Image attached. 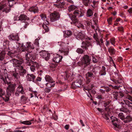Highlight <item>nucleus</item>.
Listing matches in <instances>:
<instances>
[{
    "mask_svg": "<svg viewBox=\"0 0 132 132\" xmlns=\"http://www.w3.org/2000/svg\"><path fill=\"white\" fill-rule=\"evenodd\" d=\"M89 40H86L85 41H84L82 42V45L81 47L83 49H85L86 50H87L88 49V47H91V48H92V45L91 44V42L90 41V38H88Z\"/></svg>",
    "mask_w": 132,
    "mask_h": 132,
    "instance_id": "1a4fd4ad",
    "label": "nucleus"
},
{
    "mask_svg": "<svg viewBox=\"0 0 132 132\" xmlns=\"http://www.w3.org/2000/svg\"><path fill=\"white\" fill-rule=\"evenodd\" d=\"M83 86L82 80L79 79L73 82L71 85V87L73 89H75L78 88L82 87Z\"/></svg>",
    "mask_w": 132,
    "mask_h": 132,
    "instance_id": "0eeeda50",
    "label": "nucleus"
},
{
    "mask_svg": "<svg viewBox=\"0 0 132 132\" xmlns=\"http://www.w3.org/2000/svg\"><path fill=\"white\" fill-rule=\"evenodd\" d=\"M102 69L99 72V74L101 76L105 75L106 74L105 71L106 68L104 66H103L102 67Z\"/></svg>",
    "mask_w": 132,
    "mask_h": 132,
    "instance_id": "393cba45",
    "label": "nucleus"
},
{
    "mask_svg": "<svg viewBox=\"0 0 132 132\" xmlns=\"http://www.w3.org/2000/svg\"><path fill=\"white\" fill-rule=\"evenodd\" d=\"M86 75L88 77L91 78H94L95 76V75L91 71L88 72V73H87L86 74Z\"/></svg>",
    "mask_w": 132,
    "mask_h": 132,
    "instance_id": "ea45409f",
    "label": "nucleus"
},
{
    "mask_svg": "<svg viewBox=\"0 0 132 132\" xmlns=\"http://www.w3.org/2000/svg\"><path fill=\"white\" fill-rule=\"evenodd\" d=\"M39 19V18L38 17L35 16L34 17V18L33 19H32L31 21L32 22H35L38 21Z\"/></svg>",
    "mask_w": 132,
    "mask_h": 132,
    "instance_id": "09e8293b",
    "label": "nucleus"
},
{
    "mask_svg": "<svg viewBox=\"0 0 132 132\" xmlns=\"http://www.w3.org/2000/svg\"><path fill=\"white\" fill-rule=\"evenodd\" d=\"M77 21H72L71 24L73 23L75 26H77L78 28H83V24L79 22L78 20H77Z\"/></svg>",
    "mask_w": 132,
    "mask_h": 132,
    "instance_id": "412c9836",
    "label": "nucleus"
},
{
    "mask_svg": "<svg viewBox=\"0 0 132 132\" xmlns=\"http://www.w3.org/2000/svg\"><path fill=\"white\" fill-rule=\"evenodd\" d=\"M45 79L46 81L49 82H54V81L53 80L52 78L50 76L48 75H46L45 77Z\"/></svg>",
    "mask_w": 132,
    "mask_h": 132,
    "instance_id": "c85d7f7f",
    "label": "nucleus"
},
{
    "mask_svg": "<svg viewBox=\"0 0 132 132\" xmlns=\"http://www.w3.org/2000/svg\"><path fill=\"white\" fill-rule=\"evenodd\" d=\"M59 44L61 47L62 48H60V49L59 50V52L63 54L64 55H68V52L67 51H65L64 50L62 49V47H63L65 45V43L61 42L59 43Z\"/></svg>",
    "mask_w": 132,
    "mask_h": 132,
    "instance_id": "4468645a",
    "label": "nucleus"
},
{
    "mask_svg": "<svg viewBox=\"0 0 132 132\" xmlns=\"http://www.w3.org/2000/svg\"><path fill=\"white\" fill-rule=\"evenodd\" d=\"M18 18L19 20L20 21H25L29 19V18L24 14L21 15Z\"/></svg>",
    "mask_w": 132,
    "mask_h": 132,
    "instance_id": "aec40b11",
    "label": "nucleus"
},
{
    "mask_svg": "<svg viewBox=\"0 0 132 132\" xmlns=\"http://www.w3.org/2000/svg\"><path fill=\"white\" fill-rule=\"evenodd\" d=\"M83 3L86 6H88L89 4L90 3V0H81Z\"/></svg>",
    "mask_w": 132,
    "mask_h": 132,
    "instance_id": "2f4dec72",
    "label": "nucleus"
},
{
    "mask_svg": "<svg viewBox=\"0 0 132 132\" xmlns=\"http://www.w3.org/2000/svg\"><path fill=\"white\" fill-rule=\"evenodd\" d=\"M40 16L41 18L42 19L44 20H45V19L46 18V16L45 15L42 14L40 15Z\"/></svg>",
    "mask_w": 132,
    "mask_h": 132,
    "instance_id": "13d9d810",
    "label": "nucleus"
},
{
    "mask_svg": "<svg viewBox=\"0 0 132 132\" xmlns=\"http://www.w3.org/2000/svg\"><path fill=\"white\" fill-rule=\"evenodd\" d=\"M46 86L49 87H54L55 85V81L54 82H49L46 84Z\"/></svg>",
    "mask_w": 132,
    "mask_h": 132,
    "instance_id": "cd10ccee",
    "label": "nucleus"
},
{
    "mask_svg": "<svg viewBox=\"0 0 132 132\" xmlns=\"http://www.w3.org/2000/svg\"><path fill=\"white\" fill-rule=\"evenodd\" d=\"M12 76L15 80H18L19 78V74L15 72L12 73Z\"/></svg>",
    "mask_w": 132,
    "mask_h": 132,
    "instance_id": "c756f323",
    "label": "nucleus"
},
{
    "mask_svg": "<svg viewBox=\"0 0 132 132\" xmlns=\"http://www.w3.org/2000/svg\"><path fill=\"white\" fill-rule=\"evenodd\" d=\"M118 94L119 96L121 97V98H122L124 96L123 94L120 92H118Z\"/></svg>",
    "mask_w": 132,
    "mask_h": 132,
    "instance_id": "0e129e2a",
    "label": "nucleus"
},
{
    "mask_svg": "<svg viewBox=\"0 0 132 132\" xmlns=\"http://www.w3.org/2000/svg\"><path fill=\"white\" fill-rule=\"evenodd\" d=\"M101 88H103L105 90V92L106 91L107 92H109L111 90V89L109 88V87L104 86H101Z\"/></svg>",
    "mask_w": 132,
    "mask_h": 132,
    "instance_id": "e433bc0d",
    "label": "nucleus"
},
{
    "mask_svg": "<svg viewBox=\"0 0 132 132\" xmlns=\"http://www.w3.org/2000/svg\"><path fill=\"white\" fill-rule=\"evenodd\" d=\"M51 90V89L49 88H47L46 87L44 90L45 92L47 93H49Z\"/></svg>",
    "mask_w": 132,
    "mask_h": 132,
    "instance_id": "052dcab7",
    "label": "nucleus"
},
{
    "mask_svg": "<svg viewBox=\"0 0 132 132\" xmlns=\"http://www.w3.org/2000/svg\"><path fill=\"white\" fill-rule=\"evenodd\" d=\"M112 20V17L108 19L107 21L109 24H111Z\"/></svg>",
    "mask_w": 132,
    "mask_h": 132,
    "instance_id": "6e6d98bb",
    "label": "nucleus"
},
{
    "mask_svg": "<svg viewBox=\"0 0 132 132\" xmlns=\"http://www.w3.org/2000/svg\"><path fill=\"white\" fill-rule=\"evenodd\" d=\"M108 51L111 55H112L115 54L116 50L112 47H110L108 48Z\"/></svg>",
    "mask_w": 132,
    "mask_h": 132,
    "instance_id": "a878e982",
    "label": "nucleus"
},
{
    "mask_svg": "<svg viewBox=\"0 0 132 132\" xmlns=\"http://www.w3.org/2000/svg\"><path fill=\"white\" fill-rule=\"evenodd\" d=\"M111 101H108L105 102L104 103V105L105 106L109 105L111 102Z\"/></svg>",
    "mask_w": 132,
    "mask_h": 132,
    "instance_id": "4d7b16f0",
    "label": "nucleus"
},
{
    "mask_svg": "<svg viewBox=\"0 0 132 132\" xmlns=\"http://www.w3.org/2000/svg\"><path fill=\"white\" fill-rule=\"evenodd\" d=\"M35 45H36L37 46H38L39 43L38 41V40H36L34 42Z\"/></svg>",
    "mask_w": 132,
    "mask_h": 132,
    "instance_id": "69168bd1",
    "label": "nucleus"
},
{
    "mask_svg": "<svg viewBox=\"0 0 132 132\" xmlns=\"http://www.w3.org/2000/svg\"><path fill=\"white\" fill-rule=\"evenodd\" d=\"M11 62L14 63L16 65L19 64L21 65L23 62L22 60H18L15 59H12L10 60Z\"/></svg>",
    "mask_w": 132,
    "mask_h": 132,
    "instance_id": "f3484780",
    "label": "nucleus"
},
{
    "mask_svg": "<svg viewBox=\"0 0 132 132\" xmlns=\"http://www.w3.org/2000/svg\"><path fill=\"white\" fill-rule=\"evenodd\" d=\"M5 93L2 89H0V97L4 98L3 96H5Z\"/></svg>",
    "mask_w": 132,
    "mask_h": 132,
    "instance_id": "c03bdc74",
    "label": "nucleus"
},
{
    "mask_svg": "<svg viewBox=\"0 0 132 132\" xmlns=\"http://www.w3.org/2000/svg\"><path fill=\"white\" fill-rule=\"evenodd\" d=\"M35 57L33 55H32L31 53H27L25 55V59L27 60V62H28L29 60H31L33 61L35 59Z\"/></svg>",
    "mask_w": 132,
    "mask_h": 132,
    "instance_id": "2eb2a0df",
    "label": "nucleus"
},
{
    "mask_svg": "<svg viewBox=\"0 0 132 132\" xmlns=\"http://www.w3.org/2000/svg\"><path fill=\"white\" fill-rule=\"evenodd\" d=\"M8 38L11 41H18L19 40V38L18 34L12 33L8 36Z\"/></svg>",
    "mask_w": 132,
    "mask_h": 132,
    "instance_id": "ddd939ff",
    "label": "nucleus"
},
{
    "mask_svg": "<svg viewBox=\"0 0 132 132\" xmlns=\"http://www.w3.org/2000/svg\"><path fill=\"white\" fill-rule=\"evenodd\" d=\"M41 56L46 61H48L50 57V54L45 51H43L40 53Z\"/></svg>",
    "mask_w": 132,
    "mask_h": 132,
    "instance_id": "f8f14e48",
    "label": "nucleus"
},
{
    "mask_svg": "<svg viewBox=\"0 0 132 132\" xmlns=\"http://www.w3.org/2000/svg\"><path fill=\"white\" fill-rule=\"evenodd\" d=\"M50 21L51 22H54L58 20L60 17V14L59 12L54 11L50 15Z\"/></svg>",
    "mask_w": 132,
    "mask_h": 132,
    "instance_id": "39448f33",
    "label": "nucleus"
},
{
    "mask_svg": "<svg viewBox=\"0 0 132 132\" xmlns=\"http://www.w3.org/2000/svg\"><path fill=\"white\" fill-rule=\"evenodd\" d=\"M118 30L122 32H123V28L122 26L118 27Z\"/></svg>",
    "mask_w": 132,
    "mask_h": 132,
    "instance_id": "e2e57ef3",
    "label": "nucleus"
},
{
    "mask_svg": "<svg viewBox=\"0 0 132 132\" xmlns=\"http://www.w3.org/2000/svg\"><path fill=\"white\" fill-rule=\"evenodd\" d=\"M16 84H10L9 85L6 89L7 94L9 96L11 95L12 93L14 92Z\"/></svg>",
    "mask_w": 132,
    "mask_h": 132,
    "instance_id": "6e6552de",
    "label": "nucleus"
},
{
    "mask_svg": "<svg viewBox=\"0 0 132 132\" xmlns=\"http://www.w3.org/2000/svg\"><path fill=\"white\" fill-rule=\"evenodd\" d=\"M69 125L67 124L64 127V128L66 129L67 130H68L69 129Z\"/></svg>",
    "mask_w": 132,
    "mask_h": 132,
    "instance_id": "338daca9",
    "label": "nucleus"
},
{
    "mask_svg": "<svg viewBox=\"0 0 132 132\" xmlns=\"http://www.w3.org/2000/svg\"><path fill=\"white\" fill-rule=\"evenodd\" d=\"M27 65L30 66V68L31 71L34 72L35 71L38 69L39 66L38 63L36 62L32 61L31 60H29L28 62H26Z\"/></svg>",
    "mask_w": 132,
    "mask_h": 132,
    "instance_id": "20e7f679",
    "label": "nucleus"
},
{
    "mask_svg": "<svg viewBox=\"0 0 132 132\" xmlns=\"http://www.w3.org/2000/svg\"><path fill=\"white\" fill-rule=\"evenodd\" d=\"M33 121V120H31L29 121H26L21 122V123L23 124L26 125H30L31 124V121Z\"/></svg>",
    "mask_w": 132,
    "mask_h": 132,
    "instance_id": "f704fd0d",
    "label": "nucleus"
},
{
    "mask_svg": "<svg viewBox=\"0 0 132 132\" xmlns=\"http://www.w3.org/2000/svg\"><path fill=\"white\" fill-rule=\"evenodd\" d=\"M91 72H92V73H93L94 74V75L95 76L96 75L97 71L95 70V68H93Z\"/></svg>",
    "mask_w": 132,
    "mask_h": 132,
    "instance_id": "680f3d73",
    "label": "nucleus"
},
{
    "mask_svg": "<svg viewBox=\"0 0 132 132\" xmlns=\"http://www.w3.org/2000/svg\"><path fill=\"white\" fill-rule=\"evenodd\" d=\"M72 34V32L71 31L67 30L65 31L64 35L65 37H68L71 36Z\"/></svg>",
    "mask_w": 132,
    "mask_h": 132,
    "instance_id": "7c9ffc66",
    "label": "nucleus"
},
{
    "mask_svg": "<svg viewBox=\"0 0 132 132\" xmlns=\"http://www.w3.org/2000/svg\"><path fill=\"white\" fill-rule=\"evenodd\" d=\"M42 26L46 32H48L49 31V29L48 27L46 25H44Z\"/></svg>",
    "mask_w": 132,
    "mask_h": 132,
    "instance_id": "3c124183",
    "label": "nucleus"
},
{
    "mask_svg": "<svg viewBox=\"0 0 132 132\" xmlns=\"http://www.w3.org/2000/svg\"><path fill=\"white\" fill-rule=\"evenodd\" d=\"M73 14H68L69 16L72 21H77V17L80 18L84 15L80 11L77 10H76L74 11Z\"/></svg>",
    "mask_w": 132,
    "mask_h": 132,
    "instance_id": "7ed1b4c3",
    "label": "nucleus"
},
{
    "mask_svg": "<svg viewBox=\"0 0 132 132\" xmlns=\"http://www.w3.org/2000/svg\"><path fill=\"white\" fill-rule=\"evenodd\" d=\"M65 4V3L63 2H60L57 5V7L59 8H62L64 7V5Z\"/></svg>",
    "mask_w": 132,
    "mask_h": 132,
    "instance_id": "a19ab883",
    "label": "nucleus"
},
{
    "mask_svg": "<svg viewBox=\"0 0 132 132\" xmlns=\"http://www.w3.org/2000/svg\"><path fill=\"white\" fill-rule=\"evenodd\" d=\"M36 77L34 75L31 74H27L26 77L27 80L29 81H34V79Z\"/></svg>",
    "mask_w": 132,
    "mask_h": 132,
    "instance_id": "a211bd4d",
    "label": "nucleus"
},
{
    "mask_svg": "<svg viewBox=\"0 0 132 132\" xmlns=\"http://www.w3.org/2000/svg\"><path fill=\"white\" fill-rule=\"evenodd\" d=\"M16 90L22 94H24L25 93L23 90V87L21 85H19L17 87Z\"/></svg>",
    "mask_w": 132,
    "mask_h": 132,
    "instance_id": "4be33fe9",
    "label": "nucleus"
},
{
    "mask_svg": "<svg viewBox=\"0 0 132 132\" xmlns=\"http://www.w3.org/2000/svg\"><path fill=\"white\" fill-rule=\"evenodd\" d=\"M132 121V117L130 115L127 116L124 120V122L125 123H128Z\"/></svg>",
    "mask_w": 132,
    "mask_h": 132,
    "instance_id": "6ab92c4d",
    "label": "nucleus"
},
{
    "mask_svg": "<svg viewBox=\"0 0 132 132\" xmlns=\"http://www.w3.org/2000/svg\"><path fill=\"white\" fill-rule=\"evenodd\" d=\"M62 58V56L58 54H55L54 55L53 60V61L57 63L61 62Z\"/></svg>",
    "mask_w": 132,
    "mask_h": 132,
    "instance_id": "dca6fc26",
    "label": "nucleus"
},
{
    "mask_svg": "<svg viewBox=\"0 0 132 132\" xmlns=\"http://www.w3.org/2000/svg\"><path fill=\"white\" fill-rule=\"evenodd\" d=\"M6 5L5 4L3 5H0V10H1L2 9H3V11H5L6 12H8L9 11L8 9H7L5 7Z\"/></svg>",
    "mask_w": 132,
    "mask_h": 132,
    "instance_id": "473e14b6",
    "label": "nucleus"
},
{
    "mask_svg": "<svg viewBox=\"0 0 132 132\" xmlns=\"http://www.w3.org/2000/svg\"><path fill=\"white\" fill-rule=\"evenodd\" d=\"M29 11L30 12H33L34 13L37 12L38 11V8L36 6L32 7L29 9Z\"/></svg>",
    "mask_w": 132,
    "mask_h": 132,
    "instance_id": "b1692460",
    "label": "nucleus"
},
{
    "mask_svg": "<svg viewBox=\"0 0 132 132\" xmlns=\"http://www.w3.org/2000/svg\"><path fill=\"white\" fill-rule=\"evenodd\" d=\"M91 58L87 55H85L81 58V61L79 62L80 65H83L86 67L90 63Z\"/></svg>",
    "mask_w": 132,
    "mask_h": 132,
    "instance_id": "f03ea898",
    "label": "nucleus"
},
{
    "mask_svg": "<svg viewBox=\"0 0 132 132\" xmlns=\"http://www.w3.org/2000/svg\"><path fill=\"white\" fill-rule=\"evenodd\" d=\"M76 52L79 54H82L83 53L84 51L81 48H78L76 50Z\"/></svg>",
    "mask_w": 132,
    "mask_h": 132,
    "instance_id": "a18cd8bd",
    "label": "nucleus"
},
{
    "mask_svg": "<svg viewBox=\"0 0 132 132\" xmlns=\"http://www.w3.org/2000/svg\"><path fill=\"white\" fill-rule=\"evenodd\" d=\"M26 73V71L25 69H23L20 72V75L21 76H24Z\"/></svg>",
    "mask_w": 132,
    "mask_h": 132,
    "instance_id": "79ce46f5",
    "label": "nucleus"
},
{
    "mask_svg": "<svg viewBox=\"0 0 132 132\" xmlns=\"http://www.w3.org/2000/svg\"><path fill=\"white\" fill-rule=\"evenodd\" d=\"M118 117L119 118L123 120L124 122V120L125 118V116L123 113H119L118 114Z\"/></svg>",
    "mask_w": 132,
    "mask_h": 132,
    "instance_id": "c9c22d12",
    "label": "nucleus"
},
{
    "mask_svg": "<svg viewBox=\"0 0 132 132\" xmlns=\"http://www.w3.org/2000/svg\"><path fill=\"white\" fill-rule=\"evenodd\" d=\"M77 7L76 6L73 5H71L68 7V10L70 12L76 10Z\"/></svg>",
    "mask_w": 132,
    "mask_h": 132,
    "instance_id": "bb28decb",
    "label": "nucleus"
},
{
    "mask_svg": "<svg viewBox=\"0 0 132 132\" xmlns=\"http://www.w3.org/2000/svg\"><path fill=\"white\" fill-rule=\"evenodd\" d=\"M96 41L97 45H99L100 46L103 45V42L102 37H100L99 38L96 40Z\"/></svg>",
    "mask_w": 132,
    "mask_h": 132,
    "instance_id": "5701e85b",
    "label": "nucleus"
},
{
    "mask_svg": "<svg viewBox=\"0 0 132 132\" xmlns=\"http://www.w3.org/2000/svg\"><path fill=\"white\" fill-rule=\"evenodd\" d=\"M111 80H112L111 79ZM112 80L113 82H114L115 83H121L122 81V80L120 79L119 80H116L114 79Z\"/></svg>",
    "mask_w": 132,
    "mask_h": 132,
    "instance_id": "603ef678",
    "label": "nucleus"
},
{
    "mask_svg": "<svg viewBox=\"0 0 132 132\" xmlns=\"http://www.w3.org/2000/svg\"><path fill=\"white\" fill-rule=\"evenodd\" d=\"M8 1L9 2L10 6V7H12L14 4H15V2L13 0H10V1L8 0Z\"/></svg>",
    "mask_w": 132,
    "mask_h": 132,
    "instance_id": "de8ad7c7",
    "label": "nucleus"
},
{
    "mask_svg": "<svg viewBox=\"0 0 132 132\" xmlns=\"http://www.w3.org/2000/svg\"><path fill=\"white\" fill-rule=\"evenodd\" d=\"M76 38L78 40H82L84 39H87V37L86 36L85 33L82 32H77V34L75 35Z\"/></svg>",
    "mask_w": 132,
    "mask_h": 132,
    "instance_id": "9b49d317",
    "label": "nucleus"
},
{
    "mask_svg": "<svg viewBox=\"0 0 132 132\" xmlns=\"http://www.w3.org/2000/svg\"><path fill=\"white\" fill-rule=\"evenodd\" d=\"M104 118L107 120H109V117L110 118L113 125L115 127H117V123H118V119L113 116L110 117L109 116L106 114L104 115Z\"/></svg>",
    "mask_w": 132,
    "mask_h": 132,
    "instance_id": "423d86ee",
    "label": "nucleus"
},
{
    "mask_svg": "<svg viewBox=\"0 0 132 132\" xmlns=\"http://www.w3.org/2000/svg\"><path fill=\"white\" fill-rule=\"evenodd\" d=\"M21 25L23 26V27L22 28L24 29L26 28L29 25V23L27 22H23L22 23Z\"/></svg>",
    "mask_w": 132,
    "mask_h": 132,
    "instance_id": "37998d69",
    "label": "nucleus"
},
{
    "mask_svg": "<svg viewBox=\"0 0 132 132\" xmlns=\"http://www.w3.org/2000/svg\"><path fill=\"white\" fill-rule=\"evenodd\" d=\"M111 44L114 45V44L115 42V39L114 38H112L110 39Z\"/></svg>",
    "mask_w": 132,
    "mask_h": 132,
    "instance_id": "864d4df0",
    "label": "nucleus"
},
{
    "mask_svg": "<svg viewBox=\"0 0 132 132\" xmlns=\"http://www.w3.org/2000/svg\"><path fill=\"white\" fill-rule=\"evenodd\" d=\"M128 11L129 13H132V7L130 8L129 9Z\"/></svg>",
    "mask_w": 132,
    "mask_h": 132,
    "instance_id": "774afa93",
    "label": "nucleus"
},
{
    "mask_svg": "<svg viewBox=\"0 0 132 132\" xmlns=\"http://www.w3.org/2000/svg\"><path fill=\"white\" fill-rule=\"evenodd\" d=\"M92 61L94 63H97L98 62V60H97L94 56H92Z\"/></svg>",
    "mask_w": 132,
    "mask_h": 132,
    "instance_id": "8fccbe9b",
    "label": "nucleus"
},
{
    "mask_svg": "<svg viewBox=\"0 0 132 132\" xmlns=\"http://www.w3.org/2000/svg\"><path fill=\"white\" fill-rule=\"evenodd\" d=\"M20 46L21 47H22V49H23L22 50V51H25L27 50V48H31L32 49H34V47L33 44L30 43H27L26 44V45H24L22 43Z\"/></svg>",
    "mask_w": 132,
    "mask_h": 132,
    "instance_id": "9d476101",
    "label": "nucleus"
},
{
    "mask_svg": "<svg viewBox=\"0 0 132 132\" xmlns=\"http://www.w3.org/2000/svg\"><path fill=\"white\" fill-rule=\"evenodd\" d=\"M26 99V97L24 95H22L21 98V100L22 101H25Z\"/></svg>",
    "mask_w": 132,
    "mask_h": 132,
    "instance_id": "bf43d9fd",
    "label": "nucleus"
},
{
    "mask_svg": "<svg viewBox=\"0 0 132 132\" xmlns=\"http://www.w3.org/2000/svg\"><path fill=\"white\" fill-rule=\"evenodd\" d=\"M113 94L114 96V97L116 100L118 99L119 97L118 92H114L113 93Z\"/></svg>",
    "mask_w": 132,
    "mask_h": 132,
    "instance_id": "58836bf2",
    "label": "nucleus"
},
{
    "mask_svg": "<svg viewBox=\"0 0 132 132\" xmlns=\"http://www.w3.org/2000/svg\"><path fill=\"white\" fill-rule=\"evenodd\" d=\"M15 67L17 69H20L21 70L23 69V67L21 65L16 64L15 65Z\"/></svg>",
    "mask_w": 132,
    "mask_h": 132,
    "instance_id": "49530a36",
    "label": "nucleus"
},
{
    "mask_svg": "<svg viewBox=\"0 0 132 132\" xmlns=\"http://www.w3.org/2000/svg\"><path fill=\"white\" fill-rule=\"evenodd\" d=\"M93 14V13L91 10L89 9L88 10L87 12V16L88 17L92 16Z\"/></svg>",
    "mask_w": 132,
    "mask_h": 132,
    "instance_id": "72a5a7b5",
    "label": "nucleus"
},
{
    "mask_svg": "<svg viewBox=\"0 0 132 132\" xmlns=\"http://www.w3.org/2000/svg\"><path fill=\"white\" fill-rule=\"evenodd\" d=\"M93 37H94V38L95 40L97 39H98V38H99L98 37L97 34L96 33H94V34Z\"/></svg>",
    "mask_w": 132,
    "mask_h": 132,
    "instance_id": "5fc2aeb1",
    "label": "nucleus"
},
{
    "mask_svg": "<svg viewBox=\"0 0 132 132\" xmlns=\"http://www.w3.org/2000/svg\"><path fill=\"white\" fill-rule=\"evenodd\" d=\"M126 98L127 99L132 102H130L127 100H123L119 102L122 105V108L120 109V111L127 113L129 111V110L127 109V107L130 108H132V97L129 95H127L126 96Z\"/></svg>",
    "mask_w": 132,
    "mask_h": 132,
    "instance_id": "f257e3e1",
    "label": "nucleus"
},
{
    "mask_svg": "<svg viewBox=\"0 0 132 132\" xmlns=\"http://www.w3.org/2000/svg\"><path fill=\"white\" fill-rule=\"evenodd\" d=\"M5 54L4 52H2L0 53V61H2L5 58Z\"/></svg>",
    "mask_w": 132,
    "mask_h": 132,
    "instance_id": "4c0bfd02",
    "label": "nucleus"
}]
</instances>
